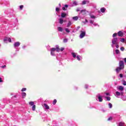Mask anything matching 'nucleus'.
<instances>
[{
  "label": "nucleus",
  "mask_w": 126,
  "mask_h": 126,
  "mask_svg": "<svg viewBox=\"0 0 126 126\" xmlns=\"http://www.w3.org/2000/svg\"><path fill=\"white\" fill-rule=\"evenodd\" d=\"M119 90H120V91H124V87L122 86H120L118 88Z\"/></svg>",
  "instance_id": "obj_12"
},
{
  "label": "nucleus",
  "mask_w": 126,
  "mask_h": 126,
  "mask_svg": "<svg viewBox=\"0 0 126 126\" xmlns=\"http://www.w3.org/2000/svg\"><path fill=\"white\" fill-rule=\"evenodd\" d=\"M112 42L113 45H118V38H114L113 39H112Z\"/></svg>",
  "instance_id": "obj_2"
},
{
  "label": "nucleus",
  "mask_w": 126,
  "mask_h": 126,
  "mask_svg": "<svg viewBox=\"0 0 126 126\" xmlns=\"http://www.w3.org/2000/svg\"><path fill=\"white\" fill-rule=\"evenodd\" d=\"M117 36H118V33H114L112 35L113 38H115V37H117Z\"/></svg>",
  "instance_id": "obj_22"
},
{
  "label": "nucleus",
  "mask_w": 126,
  "mask_h": 126,
  "mask_svg": "<svg viewBox=\"0 0 126 126\" xmlns=\"http://www.w3.org/2000/svg\"><path fill=\"white\" fill-rule=\"evenodd\" d=\"M98 101L99 102H103V98H102V96L100 95L98 96Z\"/></svg>",
  "instance_id": "obj_13"
},
{
  "label": "nucleus",
  "mask_w": 126,
  "mask_h": 126,
  "mask_svg": "<svg viewBox=\"0 0 126 126\" xmlns=\"http://www.w3.org/2000/svg\"><path fill=\"white\" fill-rule=\"evenodd\" d=\"M58 30L59 32H63V28L59 27L58 28Z\"/></svg>",
  "instance_id": "obj_15"
},
{
  "label": "nucleus",
  "mask_w": 126,
  "mask_h": 126,
  "mask_svg": "<svg viewBox=\"0 0 126 126\" xmlns=\"http://www.w3.org/2000/svg\"><path fill=\"white\" fill-rule=\"evenodd\" d=\"M56 11H60V8L59 7H56Z\"/></svg>",
  "instance_id": "obj_38"
},
{
  "label": "nucleus",
  "mask_w": 126,
  "mask_h": 126,
  "mask_svg": "<svg viewBox=\"0 0 126 126\" xmlns=\"http://www.w3.org/2000/svg\"><path fill=\"white\" fill-rule=\"evenodd\" d=\"M56 51L59 53V52H60L61 49H60V46H59V45H56Z\"/></svg>",
  "instance_id": "obj_9"
},
{
  "label": "nucleus",
  "mask_w": 126,
  "mask_h": 126,
  "mask_svg": "<svg viewBox=\"0 0 126 126\" xmlns=\"http://www.w3.org/2000/svg\"><path fill=\"white\" fill-rule=\"evenodd\" d=\"M73 4H74V5H77V2H76V1H74Z\"/></svg>",
  "instance_id": "obj_30"
},
{
  "label": "nucleus",
  "mask_w": 126,
  "mask_h": 126,
  "mask_svg": "<svg viewBox=\"0 0 126 126\" xmlns=\"http://www.w3.org/2000/svg\"><path fill=\"white\" fill-rule=\"evenodd\" d=\"M53 104L54 105H56V104H57V99H54V100H53Z\"/></svg>",
  "instance_id": "obj_26"
},
{
  "label": "nucleus",
  "mask_w": 126,
  "mask_h": 126,
  "mask_svg": "<svg viewBox=\"0 0 126 126\" xmlns=\"http://www.w3.org/2000/svg\"><path fill=\"white\" fill-rule=\"evenodd\" d=\"M125 43H126V41H125Z\"/></svg>",
  "instance_id": "obj_56"
},
{
  "label": "nucleus",
  "mask_w": 126,
  "mask_h": 126,
  "mask_svg": "<svg viewBox=\"0 0 126 126\" xmlns=\"http://www.w3.org/2000/svg\"><path fill=\"white\" fill-rule=\"evenodd\" d=\"M100 11L101 12H102L103 13H104V12L106 11V9L104 7H102L100 9Z\"/></svg>",
  "instance_id": "obj_14"
},
{
  "label": "nucleus",
  "mask_w": 126,
  "mask_h": 126,
  "mask_svg": "<svg viewBox=\"0 0 126 126\" xmlns=\"http://www.w3.org/2000/svg\"><path fill=\"white\" fill-rule=\"evenodd\" d=\"M72 55L73 58H76V55L75 54V53H72Z\"/></svg>",
  "instance_id": "obj_27"
},
{
  "label": "nucleus",
  "mask_w": 126,
  "mask_h": 126,
  "mask_svg": "<svg viewBox=\"0 0 126 126\" xmlns=\"http://www.w3.org/2000/svg\"><path fill=\"white\" fill-rule=\"evenodd\" d=\"M91 18H93V19H95L96 18V17L94 15L91 16Z\"/></svg>",
  "instance_id": "obj_32"
},
{
  "label": "nucleus",
  "mask_w": 126,
  "mask_h": 126,
  "mask_svg": "<svg viewBox=\"0 0 126 126\" xmlns=\"http://www.w3.org/2000/svg\"><path fill=\"white\" fill-rule=\"evenodd\" d=\"M1 67H2V68H4V67H6V65H4L2 66Z\"/></svg>",
  "instance_id": "obj_45"
},
{
  "label": "nucleus",
  "mask_w": 126,
  "mask_h": 126,
  "mask_svg": "<svg viewBox=\"0 0 126 126\" xmlns=\"http://www.w3.org/2000/svg\"><path fill=\"white\" fill-rule=\"evenodd\" d=\"M90 23H91L92 24H93V22L92 21H90Z\"/></svg>",
  "instance_id": "obj_53"
},
{
  "label": "nucleus",
  "mask_w": 126,
  "mask_h": 126,
  "mask_svg": "<svg viewBox=\"0 0 126 126\" xmlns=\"http://www.w3.org/2000/svg\"><path fill=\"white\" fill-rule=\"evenodd\" d=\"M64 6H65V7L67 8V7H68V5L65 4V5H64Z\"/></svg>",
  "instance_id": "obj_49"
},
{
  "label": "nucleus",
  "mask_w": 126,
  "mask_h": 126,
  "mask_svg": "<svg viewBox=\"0 0 126 126\" xmlns=\"http://www.w3.org/2000/svg\"><path fill=\"white\" fill-rule=\"evenodd\" d=\"M59 5H60V6H61V4H60Z\"/></svg>",
  "instance_id": "obj_55"
},
{
  "label": "nucleus",
  "mask_w": 126,
  "mask_h": 126,
  "mask_svg": "<svg viewBox=\"0 0 126 126\" xmlns=\"http://www.w3.org/2000/svg\"><path fill=\"white\" fill-rule=\"evenodd\" d=\"M19 46H20V42H16L14 44L15 48H16V47H19Z\"/></svg>",
  "instance_id": "obj_6"
},
{
  "label": "nucleus",
  "mask_w": 126,
  "mask_h": 126,
  "mask_svg": "<svg viewBox=\"0 0 126 126\" xmlns=\"http://www.w3.org/2000/svg\"><path fill=\"white\" fill-rule=\"evenodd\" d=\"M120 50H121V51H122V52H123V51H124L125 50V48H124V47H121V48H120Z\"/></svg>",
  "instance_id": "obj_37"
},
{
  "label": "nucleus",
  "mask_w": 126,
  "mask_h": 126,
  "mask_svg": "<svg viewBox=\"0 0 126 126\" xmlns=\"http://www.w3.org/2000/svg\"><path fill=\"white\" fill-rule=\"evenodd\" d=\"M120 77L122 78H123V75L122 74H120Z\"/></svg>",
  "instance_id": "obj_47"
},
{
  "label": "nucleus",
  "mask_w": 126,
  "mask_h": 126,
  "mask_svg": "<svg viewBox=\"0 0 126 126\" xmlns=\"http://www.w3.org/2000/svg\"><path fill=\"white\" fill-rule=\"evenodd\" d=\"M1 45H0V47L1 46Z\"/></svg>",
  "instance_id": "obj_57"
},
{
  "label": "nucleus",
  "mask_w": 126,
  "mask_h": 126,
  "mask_svg": "<svg viewBox=\"0 0 126 126\" xmlns=\"http://www.w3.org/2000/svg\"><path fill=\"white\" fill-rule=\"evenodd\" d=\"M71 25V22L69 21L67 25V27H69Z\"/></svg>",
  "instance_id": "obj_20"
},
{
  "label": "nucleus",
  "mask_w": 126,
  "mask_h": 126,
  "mask_svg": "<svg viewBox=\"0 0 126 126\" xmlns=\"http://www.w3.org/2000/svg\"><path fill=\"white\" fill-rule=\"evenodd\" d=\"M124 68H125V63H124V61H121L119 62V66L116 69V71L119 73Z\"/></svg>",
  "instance_id": "obj_1"
},
{
  "label": "nucleus",
  "mask_w": 126,
  "mask_h": 126,
  "mask_svg": "<svg viewBox=\"0 0 126 126\" xmlns=\"http://www.w3.org/2000/svg\"><path fill=\"white\" fill-rule=\"evenodd\" d=\"M108 106H109L110 109H112V103H109L108 104Z\"/></svg>",
  "instance_id": "obj_28"
},
{
  "label": "nucleus",
  "mask_w": 126,
  "mask_h": 126,
  "mask_svg": "<svg viewBox=\"0 0 126 126\" xmlns=\"http://www.w3.org/2000/svg\"><path fill=\"white\" fill-rule=\"evenodd\" d=\"M44 107H45V109H46V110H49V109H50V107L46 103H44Z\"/></svg>",
  "instance_id": "obj_10"
},
{
  "label": "nucleus",
  "mask_w": 126,
  "mask_h": 126,
  "mask_svg": "<svg viewBox=\"0 0 126 126\" xmlns=\"http://www.w3.org/2000/svg\"><path fill=\"white\" fill-rule=\"evenodd\" d=\"M73 19L76 21L78 20V17L75 16L73 17Z\"/></svg>",
  "instance_id": "obj_18"
},
{
  "label": "nucleus",
  "mask_w": 126,
  "mask_h": 126,
  "mask_svg": "<svg viewBox=\"0 0 126 126\" xmlns=\"http://www.w3.org/2000/svg\"><path fill=\"white\" fill-rule=\"evenodd\" d=\"M105 94H106V95H107V96L110 95V94H109V93H106Z\"/></svg>",
  "instance_id": "obj_52"
},
{
  "label": "nucleus",
  "mask_w": 126,
  "mask_h": 126,
  "mask_svg": "<svg viewBox=\"0 0 126 126\" xmlns=\"http://www.w3.org/2000/svg\"><path fill=\"white\" fill-rule=\"evenodd\" d=\"M116 94L117 95V96H120L121 95V93L119 92H116Z\"/></svg>",
  "instance_id": "obj_25"
},
{
  "label": "nucleus",
  "mask_w": 126,
  "mask_h": 126,
  "mask_svg": "<svg viewBox=\"0 0 126 126\" xmlns=\"http://www.w3.org/2000/svg\"><path fill=\"white\" fill-rule=\"evenodd\" d=\"M106 99H107V101H110L111 97H106Z\"/></svg>",
  "instance_id": "obj_29"
},
{
  "label": "nucleus",
  "mask_w": 126,
  "mask_h": 126,
  "mask_svg": "<svg viewBox=\"0 0 126 126\" xmlns=\"http://www.w3.org/2000/svg\"><path fill=\"white\" fill-rule=\"evenodd\" d=\"M85 32L81 31V33L80 34V38H83L85 36Z\"/></svg>",
  "instance_id": "obj_4"
},
{
  "label": "nucleus",
  "mask_w": 126,
  "mask_h": 126,
  "mask_svg": "<svg viewBox=\"0 0 126 126\" xmlns=\"http://www.w3.org/2000/svg\"><path fill=\"white\" fill-rule=\"evenodd\" d=\"M21 91H22V92H23L24 91H26V88H23L22 89Z\"/></svg>",
  "instance_id": "obj_35"
},
{
  "label": "nucleus",
  "mask_w": 126,
  "mask_h": 126,
  "mask_svg": "<svg viewBox=\"0 0 126 126\" xmlns=\"http://www.w3.org/2000/svg\"><path fill=\"white\" fill-rule=\"evenodd\" d=\"M115 52H116V54H117V55L120 54V50H119V49H116L115 50Z\"/></svg>",
  "instance_id": "obj_23"
},
{
  "label": "nucleus",
  "mask_w": 126,
  "mask_h": 126,
  "mask_svg": "<svg viewBox=\"0 0 126 126\" xmlns=\"http://www.w3.org/2000/svg\"><path fill=\"white\" fill-rule=\"evenodd\" d=\"M8 41H9V43H11V38L10 37L8 38Z\"/></svg>",
  "instance_id": "obj_39"
},
{
  "label": "nucleus",
  "mask_w": 126,
  "mask_h": 126,
  "mask_svg": "<svg viewBox=\"0 0 126 126\" xmlns=\"http://www.w3.org/2000/svg\"><path fill=\"white\" fill-rule=\"evenodd\" d=\"M122 43H125V38H122L120 40Z\"/></svg>",
  "instance_id": "obj_33"
},
{
  "label": "nucleus",
  "mask_w": 126,
  "mask_h": 126,
  "mask_svg": "<svg viewBox=\"0 0 126 126\" xmlns=\"http://www.w3.org/2000/svg\"><path fill=\"white\" fill-rule=\"evenodd\" d=\"M124 83H123V85H125V86H126V81H124V82H123Z\"/></svg>",
  "instance_id": "obj_43"
},
{
  "label": "nucleus",
  "mask_w": 126,
  "mask_h": 126,
  "mask_svg": "<svg viewBox=\"0 0 126 126\" xmlns=\"http://www.w3.org/2000/svg\"><path fill=\"white\" fill-rule=\"evenodd\" d=\"M63 50H64V48L62 47L60 49V51H61V52H63Z\"/></svg>",
  "instance_id": "obj_42"
},
{
  "label": "nucleus",
  "mask_w": 126,
  "mask_h": 126,
  "mask_svg": "<svg viewBox=\"0 0 126 126\" xmlns=\"http://www.w3.org/2000/svg\"><path fill=\"white\" fill-rule=\"evenodd\" d=\"M29 105H31V106H34V102L31 101L29 102Z\"/></svg>",
  "instance_id": "obj_19"
},
{
  "label": "nucleus",
  "mask_w": 126,
  "mask_h": 126,
  "mask_svg": "<svg viewBox=\"0 0 126 126\" xmlns=\"http://www.w3.org/2000/svg\"><path fill=\"white\" fill-rule=\"evenodd\" d=\"M118 35L119 37H123L124 36V32H122V31H119L118 32Z\"/></svg>",
  "instance_id": "obj_5"
},
{
  "label": "nucleus",
  "mask_w": 126,
  "mask_h": 126,
  "mask_svg": "<svg viewBox=\"0 0 126 126\" xmlns=\"http://www.w3.org/2000/svg\"><path fill=\"white\" fill-rule=\"evenodd\" d=\"M3 81L1 79V78L0 77V82H3Z\"/></svg>",
  "instance_id": "obj_48"
},
{
  "label": "nucleus",
  "mask_w": 126,
  "mask_h": 126,
  "mask_svg": "<svg viewBox=\"0 0 126 126\" xmlns=\"http://www.w3.org/2000/svg\"><path fill=\"white\" fill-rule=\"evenodd\" d=\"M88 22V20H87V19H85V22H83V23H84V24H85L86 23Z\"/></svg>",
  "instance_id": "obj_40"
},
{
  "label": "nucleus",
  "mask_w": 126,
  "mask_h": 126,
  "mask_svg": "<svg viewBox=\"0 0 126 126\" xmlns=\"http://www.w3.org/2000/svg\"><path fill=\"white\" fill-rule=\"evenodd\" d=\"M7 40H8L7 37H6L3 39V41H4V42H6V41H7Z\"/></svg>",
  "instance_id": "obj_41"
},
{
  "label": "nucleus",
  "mask_w": 126,
  "mask_h": 126,
  "mask_svg": "<svg viewBox=\"0 0 126 126\" xmlns=\"http://www.w3.org/2000/svg\"><path fill=\"white\" fill-rule=\"evenodd\" d=\"M65 16H66V14L64 13H61V17H62V18H64V17H65Z\"/></svg>",
  "instance_id": "obj_11"
},
{
  "label": "nucleus",
  "mask_w": 126,
  "mask_h": 126,
  "mask_svg": "<svg viewBox=\"0 0 126 126\" xmlns=\"http://www.w3.org/2000/svg\"><path fill=\"white\" fill-rule=\"evenodd\" d=\"M59 23L60 24H63V19L62 18L60 19Z\"/></svg>",
  "instance_id": "obj_16"
},
{
  "label": "nucleus",
  "mask_w": 126,
  "mask_h": 126,
  "mask_svg": "<svg viewBox=\"0 0 126 126\" xmlns=\"http://www.w3.org/2000/svg\"><path fill=\"white\" fill-rule=\"evenodd\" d=\"M65 31H66V32H67V33H69V32H70V31L68 28H65Z\"/></svg>",
  "instance_id": "obj_24"
},
{
  "label": "nucleus",
  "mask_w": 126,
  "mask_h": 126,
  "mask_svg": "<svg viewBox=\"0 0 126 126\" xmlns=\"http://www.w3.org/2000/svg\"><path fill=\"white\" fill-rule=\"evenodd\" d=\"M113 120V117H110L108 119L107 121H112Z\"/></svg>",
  "instance_id": "obj_31"
},
{
  "label": "nucleus",
  "mask_w": 126,
  "mask_h": 126,
  "mask_svg": "<svg viewBox=\"0 0 126 126\" xmlns=\"http://www.w3.org/2000/svg\"><path fill=\"white\" fill-rule=\"evenodd\" d=\"M32 111H35V110H36V105H33L32 107Z\"/></svg>",
  "instance_id": "obj_21"
},
{
  "label": "nucleus",
  "mask_w": 126,
  "mask_h": 126,
  "mask_svg": "<svg viewBox=\"0 0 126 126\" xmlns=\"http://www.w3.org/2000/svg\"><path fill=\"white\" fill-rule=\"evenodd\" d=\"M86 88H87V86H86Z\"/></svg>",
  "instance_id": "obj_54"
},
{
  "label": "nucleus",
  "mask_w": 126,
  "mask_h": 126,
  "mask_svg": "<svg viewBox=\"0 0 126 126\" xmlns=\"http://www.w3.org/2000/svg\"><path fill=\"white\" fill-rule=\"evenodd\" d=\"M22 95L23 98H25V97H26V93L24 92L22 93Z\"/></svg>",
  "instance_id": "obj_17"
},
{
  "label": "nucleus",
  "mask_w": 126,
  "mask_h": 126,
  "mask_svg": "<svg viewBox=\"0 0 126 126\" xmlns=\"http://www.w3.org/2000/svg\"><path fill=\"white\" fill-rule=\"evenodd\" d=\"M63 10H66V9H65V7H63L62 8Z\"/></svg>",
  "instance_id": "obj_44"
},
{
  "label": "nucleus",
  "mask_w": 126,
  "mask_h": 126,
  "mask_svg": "<svg viewBox=\"0 0 126 126\" xmlns=\"http://www.w3.org/2000/svg\"><path fill=\"white\" fill-rule=\"evenodd\" d=\"M64 42H67V39H64Z\"/></svg>",
  "instance_id": "obj_51"
},
{
  "label": "nucleus",
  "mask_w": 126,
  "mask_h": 126,
  "mask_svg": "<svg viewBox=\"0 0 126 126\" xmlns=\"http://www.w3.org/2000/svg\"><path fill=\"white\" fill-rule=\"evenodd\" d=\"M90 1L89 0H83L82 2V4L83 5H84V4H86L87 3H89Z\"/></svg>",
  "instance_id": "obj_8"
},
{
  "label": "nucleus",
  "mask_w": 126,
  "mask_h": 126,
  "mask_svg": "<svg viewBox=\"0 0 126 126\" xmlns=\"http://www.w3.org/2000/svg\"><path fill=\"white\" fill-rule=\"evenodd\" d=\"M77 59L78 60V61H80V56H77Z\"/></svg>",
  "instance_id": "obj_34"
},
{
  "label": "nucleus",
  "mask_w": 126,
  "mask_h": 126,
  "mask_svg": "<svg viewBox=\"0 0 126 126\" xmlns=\"http://www.w3.org/2000/svg\"><path fill=\"white\" fill-rule=\"evenodd\" d=\"M116 48L117 49H119V45H118V44H116Z\"/></svg>",
  "instance_id": "obj_50"
},
{
  "label": "nucleus",
  "mask_w": 126,
  "mask_h": 126,
  "mask_svg": "<svg viewBox=\"0 0 126 126\" xmlns=\"http://www.w3.org/2000/svg\"><path fill=\"white\" fill-rule=\"evenodd\" d=\"M56 51V48H52L51 49V56H55V51Z\"/></svg>",
  "instance_id": "obj_3"
},
{
  "label": "nucleus",
  "mask_w": 126,
  "mask_h": 126,
  "mask_svg": "<svg viewBox=\"0 0 126 126\" xmlns=\"http://www.w3.org/2000/svg\"><path fill=\"white\" fill-rule=\"evenodd\" d=\"M23 7H24V6H23V5H21L20 6V9H23Z\"/></svg>",
  "instance_id": "obj_36"
},
{
  "label": "nucleus",
  "mask_w": 126,
  "mask_h": 126,
  "mask_svg": "<svg viewBox=\"0 0 126 126\" xmlns=\"http://www.w3.org/2000/svg\"><path fill=\"white\" fill-rule=\"evenodd\" d=\"M81 13H82L83 15H86V9L81 10Z\"/></svg>",
  "instance_id": "obj_7"
},
{
  "label": "nucleus",
  "mask_w": 126,
  "mask_h": 126,
  "mask_svg": "<svg viewBox=\"0 0 126 126\" xmlns=\"http://www.w3.org/2000/svg\"><path fill=\"white\" fill-rule=\"evenodd\" d=\"M76 11H77V12H78V11H80V9H79V8H77V9H76Z\"/></svg>",
  "instance_id": "obj_46"
}]
</instances>
